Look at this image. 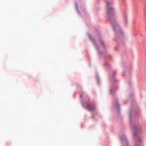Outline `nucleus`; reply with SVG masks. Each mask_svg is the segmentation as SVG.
Segmentation results:
<instances>
[{"instance_id": "1", "label": "nucleus", "mask_w": 146, "mask_h": 146, "mask_svg": "<svg viewBox=\"0 0 146 146\" xmlns=\"http://www.w3.org/2000/svg\"><path fill=\"white\" fill-rule=\"evenodd\" d=\"M86 108L88 110L90 111H94L95 109V106L90 104H87Z\"/></svg>"}, {"instance_id": "2", "label": "nucleus", "mask_w": 146, "mask_h": 146, "mask_svg": "<svg viewBox=\"0 0 146 146\" xmlns=\"http://www.w3.org/2000/svg\"><path fill=\"white\" fill-rule=\"evenodd\" d=\"M106 4L107 6L108 7V13H109V12L110 11H113V9L111 6H110L111 5V4L109 3L108 1L106 2Z\"/></svg>"}, {"instance_id": "3", "label": "nucleus", "mask_w": 146, "mask_h": 146, "mask_svg": "<svg viewBox=\"0 0 146 146\" xmlns=\"http://www.w3.org/2000/svg\"><path fill=\"white\" fill-rule=\"evenodd\" d=\"M89 38L92 40V42H93L94 44L95 45L96 47V48L98 49V47L97 45H96V42H95L94 39H93L92 37L90 35H89Z\"/></svg>"}, {"instance_id": "4", "label": "nucleus", "mask_w": 146, "mask_h": 146, "mask_svg": "<svg viewBox=\"0 0 146 146\" xmlns=\"http://www.w3.org/2000/svg\"><path fill=\"white\" fill-rule=\"evenodd\" d=\"M141 129V127H140L138 126H135L134 127V130L135 131L140 130Z\"/></svg>"}, {"instance_id": "5", "label": "nucleus", "mask_w": 146, "mask_h": 146, "mask_svg": "<svg viewBox=\"0 0 146 146\" xmlns=\"http://www.w3.org/2000/svg\"><path fill=\"white\" fill-rule=\"evenodd\" d=\"M138 142H141V140L140 138H139L138 140Z\"/></svg>"}, {"instance_id": "6", "label": "nucleus", "mask_w": 146, "mask_h": 146, "mask_svg": "<svg viewBox=\"0 0 146 146\" xmlns=\"http://www.w3.org/2000/svg\"><path fill=\"white\" fill-rule=\"evenodd\" d=\"M101 43H102V44H103V42L102 41H101Z\"/></svg>"}, {"instance_id": "7", "label": "nucleus", "mask_w": 146, "mask_h": 146, "mask_svg": "<svg viewBox=\"0 0 146 146\" xmlns=\"http://www.w3.org/2000/svg\"><path fill=\"white\" fill-rule=\"evenodd\" d=\"M113 27H115V26H113Z\"/></svg>"}, {"instance_id": "8", "label": "nucleus", "mask_w": 146, "mask_h": 146, "mask_svg": "<svg viewBox=\"0 0 146 146\" xmlns=\"http://www.w3.org/2000/svg\"><path fill=\"white\" fill-rule=\"evenodd\" d=\"M136 135V134H135H135H134V135Z\"/></svg>"}]
</instances>
